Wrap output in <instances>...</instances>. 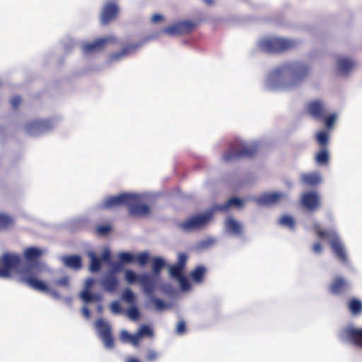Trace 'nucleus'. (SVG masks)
Instances as JSON below:
<instances>
[{
    "label": "nucleus",
    "instance_id": "f257e3e1",
    "mask_svg": "<svg viewBox=\"0 0 362 362\" xmlns=\"http://www.w3.org/2000/svg\"><path fill=\"white\" fill-rule=\"evenodd\" d=\"M313 230L320 238L330 240L331 248L336 257L342 262H347L346 253L337 233L334 230H322L319 223L313 225Z\"/></svg>",
    "mask_w": 362,
    "mask_h": 362
},
{
    "label": "nucleus",
    "instance_id": "f03ea898",
    "mask_svg": "<svg viewBox=\"0 0 362 362\" xmlns=\"http://www.w3.org/2000/svg\"><path fill=\"white\" fill-rule=\"evenodd\" d=\"M313 230L320 238L330 240L331 248L336 257L342 262H347L346 253L337 233L334 230H322L319 223L313 225Z\"/></svg>",
    "mask_w": 362,
    "mask_h": 362
},
{
    "label": "nucleus",
    "instance_id": "7ed1b4c3",
    "mask_svg": "<svg viewBox=\"0 0 362 362\" xmlns=\"http://www.w3.org/2000/svg\"><path fill=\"white\" fill-rule=\"evenodd\" d=\"M256 152L255 146L235 141L230 144L228 151L223 154V160L226 163H230L243 158H251Z\"/></svg>",
    "mask_w": 362,
    "mask_h": 362
},
{
    "label": "nucleus",
    "instance_id": "20e7f679",
    "mask_svg": "<svg viewBox=\"0 0 362 362\" xmlns=\"http://www.w3.org/2000/svg\"><path fill=\"white\" fill-rule=\"evenodd\" d=\"M296 45L293 40L278 37L263 39L259 42V47L268 53L285 52L293 49Z\"/></svg>",
    "mask_w": 362,
    "mask_h": 362
},
{
    "label": "nucleus",
    "instance_id": "39448f33",
    "mask_svg": "<svg viewBox=\"0 0 362 362\" xmlns=\"http://www.w3.org/2000/svg\"><path fill=\"white\" fill-rule=\"evenodd\" d=\"M339 339L345 343H349L362 349V328L348 325L338 332Z\"/></svg>",
    "mask_w": 362,
    "mask_h": 362
},
{
    "label": "nucleus",
    "instance_id": "423d86ee",
    "mask_svg": "<svg viewBox=\"0 0 362 362\" xmlns=\"http://www.w3.org/2000/svg\"><path fill=\"white\" fill-rule=\"evenodd\" d=\"M140 284L144 293L149 297L151 302L154 305L156 310H160L166 307L163 300L153 296V293L156 287V281L153 276L147 274H144L140 278Z\"/></svg>",
    "mask_w": 362,
    "mask_h": 362
},
{
    "label": "nucleus",
    "instance_id": "0eeeda50",
    "mask_svg": "<svg viewBox=\"0 0 362 362\" xmlns=\"http://www.w3.org/2000/svg\"><path fill=\"white\" fill-rule=\"evenodd\" d=\"M214 209L204 214L196 215L180 223V228L184 231H191L206 226L213 218Z\"/></svg>",
    "mask_w": 362,
    "mask_h": 362
},
{
    "label": "nucleus",
    "instance_id": "6e6552de",
    "mask_svg": "<svg viewBox=\"0 0 362 362\" xmlns=\"http://www.w3.org/2000/svg\"><path fill=\"white\" fill-rule=\"evenodd\" d=\"M29 269H23L21 271V276L20 278V281L26 284L30 288L42 291L49 293L54 298H59V294L57 291L54 290H52L49 288V286L44 282L42 281L33 276H26L29 273Z\"/></svg>",
    "mask_w": 362,
    "mask_h": 362
},
{
    "label": "nucleus",
    "instance_id": "1a4fd4ad",
    "mask_svg": "<svg viewBox=\"0 0 362 362\" xmlns=\"http://www.w3.org/2000/svg\"><path fill=\"white\" fill-rule=\"evenodd\" d=\"M53 126L54 124L50 119H36L28 122L25 126V129L29 135L37 136L43 132L52 129Z\"/></svg>",
    "mask_w": 362,
    "mask_h": 362
},
{
    "label": "nucleus",
    "instance_id": "9d476101",
    "mask_svg": "<svg viewBox=\"0 0 362 362\" xmlns=\"http://www.w3.org/2000/svg\"><path fill=\"white\" fill-rule=\"evenodd\" d=\"M196 25L197 24L192 21H184L165 27L163 31L164 33L171 36L188 34L194 29Z\"/></svg>",
    "mask_w": 362,
    "mask_h": 362
},
{
    "label": "nucleus",
    "instance_id": "9b49d317",
    "mask_svg": "<svg viewBox=\"0 0 362 362\" xmlns=\"http://www.w3.org/2000/svg\"><path fill=\"white\" fill-rule=\"evenodd\" d=\"M21 262V257L18 255L4 254L1 258L3 268H0V276L9 277L11 271L18 267Z\"/></svg>",
    "mask_w": 362,
    "mask_h": 362
},
{
    "label": "nucleus",
    "instance_id": "f8f14e48",
    "mask_svg": "<svg viewBox=\"0 0 362 362\" xmlns=\"http://www.w3.org/2000/svg\"><path fill=\"white\" fill-rule=\"evenodd\" d=\"M135 197L132 203H128V214L132 217H142L148 216L150 214V208L147 204L141 203V197L138 194H134Z\"/></svg>",
    "mask_w": 362,
    "mask_h": 362
},
{
    "label": "nucleus",
    "instance_id": "ddd939ff",
    "mask_svg": "<svg viewBox=\"0 0 362 362\" xmlns=\"http://www.w3.org/2000/svg\"><path fill=\"white\" fill-rule=\"evenodd\" d=\"M117 42V40L114 36H109L95 40L93 42L84 44L83 45V52L86 54H91L103 50L108 44H114Z\"/></svg>",
    "mask_w": 362,
    "mask_h": 362
},
{
    "label": "nucleus",
    "instance_id": "4468645a",
    "mask_svg": "<svg viewBox=\"0 0 362 362\" xmlns=\"http://www.w3.org/2000/svg\"><path fill=\"white\" fill-rule=\"evenodd\" d=\"M119 8L115 2H108L103 8L100 15V23L107 25L115 20L119 14Z\"/></svg>",
    "mask_w": 362,
    "mask_h": 362
},
{
    "label": "nucleus",
    "instance_id": "2eb2a0df",
    "mask_svg": "<svg viewBox=\"0 0 362 362\" xmlns=\"http://www.w3.org/2000/svg\"><path fill=\"white\" fill-rule=\"evenodd\" d=\"M135 197L133 194L122 193L117 196H111L107 197L104 204L103 207L106 209H112L122 205L127 206L128 203H132Z\"/></svg>",
    "mask_w": 362,
    "mask_h": 362
},
{
    "label": "nucleus",
    "instance_id": "dca6fc26",
    "mask_svg": "<svg viewBox=\"0 0 362 362\" xmlns=\"http://www.w3.org/2000/svg\"><path fill=\"white\" fill-rule=\"evenodd\" d=\"M96 325L105 346L108 349H112L114 346V339L111 334L110 326L101 319L97 321Z\"/></svg>",
    "mask_w": 362,
    "mask_h": 362
},
{
    "label": "nucleus",
    "instance_id": "f3484780",
    "mask_svg": "<svg viewBox=\"0 0 362 362\" xmlns=\"http://www.w3.org/2000/svg\"><path fill=\"white\" fill-rule=\"evenodd\" d=\"M306 109L309 115L316 119H322L327 112L325 104L319 100L308 103Z\"/></svg>",
    "mask_w": 362,
    "mask_h": 362
},
{
    "label": "nucleus",
    "instance_id": "a211bd4d",
    "mask_svg": "<svg viewBox=\"0 0 362 362\" xmlns=\"http://www.w3.org/2000/svg\"><path fill=\"white\" fill-rule=\"evenodd\" d=\"M283 71H289L296 79H302L308 75L310 67L300 62H294L284 66Z\"/></svg>",
    "mask_w": 362,
    "mask_h": 362
},
{
    "label": "nucleus",
    "instance_id": "6ab92c4d",
    "mask_svg": "<svg viewBox=\"0 0 362 362\" xmlns=\"http://www.w3.org/2000/svg\"><path fill=\"white\" fill-rule=\"evenodd\" d=\"M350 285L344 277H335L329 285V291L333 295H341L349 291Z\"/></svg>",
    "mask_w": 362,
    "mask_h": 362
},
{
    "label": "nucleus",
    "instance_id": "aec40b11",
    "mask_svg": "<svg viewBox=\"0 0 362 362\" xmlns=\"http://www.w3.org/2000/svg\"><path fill=\"white\" fill-rule=\"evenodd\" d=\"M302 204L309 211H315L320 205V199L317 193L309 192L304 193L302 196Z\"/></svg>",
    "mask_w": 362,
    "mask_h": 362
},
{
    "label": "nucleus",
    "instance_id": "412c9836",
    "mask_svg": "<svg viewBox=\"0 0 362 362\" xmlns=\"http://www.w3.org/2000/svg\"><path fill=\"white\" fill-rule=\"evenodd\" d=\"M140 45L139 44H132L129 45H127L122 47V49L117 52H114L110 54L108 56L107 61L110 63H112L114 62L118 61L130 54L133 53L136 51Z\"/></svg>",
    "mask_w": 362,
    "mask_h": 362
},
{
    "label": "nucleus",
    "instance_id": "4be33fe9",
    "mask_svg": "<svg viewBox=\"0 0 362 362\" xmlns=\"http://www.w3.org/2000/svg\"><path fill=\"white\" fill-rule=\"evenodd\" d=\"M100 284L105 291L113 293L119 286V281L117 276L107 272L100 280Z\"/></svg>",
    "mask_w": 362,
    "mask_h": 362
},
{
    "label": "nucleus",
    "instance_id": "5701e85b",
    "mask_svg": "<svg viewBox=\"0 0 362 362\" xmlns=\"http://www.w3.org/2000/svg\"><path fill=\"white\" fill-rule=\"evenodd\" d=\"M23 255L28 263L34 264L42 255V250L35 247H30L24 250Z\"/></svg>",
    "mask_w": 362,
    "mask_h": 362
},
{
    "label": "nucleus",
    "instance_id": "b1692460",
    "mask_svg": "<svg viewBox=\"0 0 362 362\" xmlns=\"http://www.w3.org/2000/svg\"><path fill=\"white\" fill-rule=\"evenodd\" d=\"M64 264L69 268L79 270L82 268V259L79 255H69L63 258Z\"/></svg>",
    "mask_w": 362,
    "mask_h": 362
},
{
    "label": "nucleus",
    "instance_id": "393cba45",
    "mask_svg": "<svg viewBox=\"0 0 362 362\" xmlns=\"http://www.w3.org/2000/svg\"><path fill=\"white\" fill-rule=\"evenodd\" d=\"M337 65L338 70L343 73H349L354 66V62L349 58L340 57L337 61Z\"/></svg>",
    "mask_w": 362,
    "mask_h": 362
},
{
    "label": "nucleus",
    "instance_id": "a878e982",
    "mask_svg": "<svg viewBox=\"0 0 362 362\" xmlns=\"http://www.w3.org/2000/svg\"><path fill=\"white\" fill-rule=\"evenodd\" d=\"M284 194L281 192H274L263 194L260 201L264 204H272L278 203L283 197Z\"/></svg>",
    "mask_w": 362,
    "mask_h": 362
},
{
    "label": "nucleus",
    "instance_id": "bb28decb",
    "mask_svg": "<svg viewBox=\"0 0 362 362\" xmlns=\"http://www.w3.org/2000/svg\"><path fill=\"white\" fill-rule=\"evenodd\" d=\"M226 227L228 231L234 235H240L242 234L243 226L241 223L232 217L227 218L226 221Z\"/></svg>",
    "mask_w": 362,
    "mask_h": 362
},
{
    "label": "nucleus",
    "instance_id": "cd10ccee",
    "mask_svg": "<svg viewBox=\"0 0 362 362\" xmlns=\"http://www.w3.org/2000/svg\"><path fill=\"white\" fill-rule=\"evenodd\" d=\"M243 204V202L240 199L237 197H232L228 200L223 204H217L214 206V211H227L230 206H240Z\"/></svg>",
    "mask_w": 362,
    "mask_h": 362
},
{
    "label": "nucleus",
    "instance_id": "c85d7f7f",
    "mask_svg": "<svg viewBox=\"0 0 362 362\" xmlns=\"http://www.w3.org/2000/svg\"><path fill=\"white\" fill-rule=\"evenodd\" d=\"M87 255L90 259L89 270L91 272H99L101 269L102 260L100 259V257H98L95 252L93 251L88 252Z\"/></svg>",
    "mask_w": 362,
    "mask_h": 362
},
{
    "label": "nucleus",
    "instance_id": "c756f323",
    "mask_svg": "<svg viewBox=\"0 0 362 362\" xmlns=\"http://www.w3.org/2000/svg\"><path fill=\"white\" fill-rule=\"evenodd\" d=\"M206 274V268L203 265L196 267L190 273L192 280L195 283L203 281Z\"/></svg>",
    "mask_w": 362,
    "mask_h": 362
},
{
    "label": "nucleus",
    "instance_id": "7c9ffc66",
    "mask_svg": "<svg viewBox=\"0 0 362 362\" xmlns=\"http://www.w3.org/2000/svg\"><path fill=\"white\" fill-rule=\"evenodd\" d=\"M348 308L352 315H359L362 313V302L358 299L351 298L348 303Z\"/></svg>",
    "mask_w": 362,
    "mask_h": 362
},
{
    "label": "nucleus",
    "instance_id": "2f4dec72",
    "mask_svg": "<svg viewBox=\"0 0 362 362\" xmlns=\"http://www.w3.org/2000/svg\"><path fill=\"white\" fill-rule=\"evenodd\" d=\"M302 180L309 186H315L320 183V177L317 175L305 174L302 177Z\"/></svg>",
    "mask_w": 362,
    "mask_h": 362
},
{
    "label": "nucleus",
    "instance_id": "473e14b6",
    "mask_svg": "<svg viewBox=\"0 0 362 362\" xmlns=\"http://www.w3.org/2000/svg\"><path fill=\"white\" fill-rule=\"evenodd\" d=\"M81 297L86 303H90L93 301H99L101 299L100 296L99 295L91 293L88 291V289H86V290L83 291L81 293Z\"/></svg>",
    "mask_w": 362,
    "mask_h": 362
},
{
    "label": "nucleus",
    "instance_id": "72a5a7b5",
    "mask_svg": "<svg viewBox=\"0 0 362 362\" xmlns=\"http://www.w3.org/2000/svg\"><path fill=\"white\" fill-rule=\"evenodd\" d=\"M165 265V261L160 257H155L152 261V270L156 275H158Z\"/></svg>",
    "mask_w": 362,
    "mask_h": 362
},
{
    "label": "nucleus",
    "instance_id": "f704fd0d",
    "mask_svg": "<svg viewBox=\"0 0 362 362\" xmlns=\"http://www.w3.org/2000/svg\"><path fill=\"white\" fill-rule=\"evenodd\" d=\"M184 269H185L180 266H178L177 264H173V265H170L169 267V273L172 277H173L176 279H178L184 276L183 275Z\"/></svg>",
    "mask_w": 362,
    "mask_h": 362
},
{
    "label": "nucleus",
    "instance_id": "c9c22d12",
    "mask_svg": "<svg viewBox=\"0 0 362 362\" xmlns=\"http://www.w3.org/2000/svg\"><path fill=\"white\" fill-rule=\"evenodd\" d=\"M13 219L6 214H0V230L7 228L13 225Z\"/></svg>",
    "mask_w": 362,
    "mask_h": 362
},
{
    "label": "nucleus",
    "instance_id": "e433bc0d",
    "mask_svg": "<svg viewBox=\"0 0 362 362\" xmlns=\"http://www.w3.org/2000/svg\"><path fill=\"white\" fill-rule=\"evenodd\" d=\"M279 224L291 229H294L296 226L294 219L288 215L283 216L279 220Z\"/></svg>",
    "mask_w": 362,
    "mask_h": 362
},
{
    "label": "nucleus",
    "instance_id": "4c0bfd02",
    "mask_svg": "<svg viewBox=\"0 0 362 362\" xmlns=\"http://www.w3.org/2000/svg\"><path fill=\"white\" fill-rule=\"evenodd\" d=\"M316 161L319 164L326 165L329 161V153L326 149L321 150L316 156Z\"/></svg>",
    "mask_w": 362,
    "mask_h": 362
},
{
    "label": "nucleus",
    "instance_id": "58836bf2",
    "mask_svg": "<svg viewBox=\"0 0 362 362\" xmlns=\"http://www.w3.org/2000/svg\"><path fill=\"white\" fill-rule=\"evenodd\" d=\"M137 333L141 338L144 337L152 338L153 337V331L146 325H142L137 331Z\"/></svg>",
    "mask_w": 362,
    "mask_h": 362
},
{
    "label": "nucleus",
    "instance_id": "ea45409f",
    "mask_svg": "<svg viewBox=\"0 0 362 362\" xmlns=\"http://www.w3.org/2000/svg\"><path fill=\"white\" fill-rule=\"evenodd\" d=\"M122 299L129 304H134L135 302V296L130 288L124 290L122 294Z\"/></svg>",
    "mask_w": 362,
    "mask_h": 362
},
{
    "label": "nucleus",
    "instance_id": "a19ab883",
    "mask_svg": "<svg viewBox=\"0 0 362 362\" xmlns=\"http://www.w3.org/2000/svg\"><path fill=\"white\" fill-rule=\"evenodd\" d=\"M125 279L129 284H133L136 281H139L140 282V278L143 275L138 276L133 271L127 269L125 271Z\"/></svg>",
    "mask_w": 362,
    "mask_h": 362
},
{
    "label": "nucleus",
    "instance_id": "79ce46f5",
    "mask_svg": "<svg viewBox=\"0 0 362 362\" xmlns=\"http://www.w3.org/2000/svg\"><path fill=\"white\" fill-rule=\"evenodd\" d=\"M329 135L327 132L321 131L317 134V141L320 146L325 147L328 144Z\"/></svg>",
    "mask_w": 362,
    "mask_h": 362
},
{
    "label": "nucleus",
    "instance_id": "37998d69",
    "mask_svg": "<svg viewBox=\"0 0 362 362\" xmlns=\"http://www.w3.org/2000/svg\"><path fill=\"white\" fill-rule=\"evenodd\" d=\"M112 230L110 225H100L96 227L95 233L100 236H105L107 235Z\"/></svg>",
    "mask_w": 362,
    "mask_h": 362
},
{
    "label": "nucleus",
    "instance_id": "c03bdc74",
    "mask_svg": "<svg viewBox=\"0 0 362 362\" xmlns=\"http://www.w3.org/2000/svg\"><path fill=\"white\" fill-rule=\"evenodd\" d=\"M118 257L122 264V263H130L134 259V255L132 254H131L129 252H123L119 253Z\"/></svg>",
    "mask_w": 362,
    "mask_h": 362
},
{
    "label": "nucleus",
    "instance_id": "a18cd8bd",
    "mask_svg": "<svg viewBox=\"0 0 362 362\" xmlns=\"http://www.w3.org/2000/svg\"><path fill=\"white\" fill-rule=\"evenodd\" d=\"M127 314L128 316L134 320H137L139 317V311L138 308L134 305L128 309Z\"/></svg>",
    "mask_w": 362,
    "mask_h": 362
},
{
    "label": "nucleus",
    "instance_id": "49530a36",
    "mask_svg": "<svg viewBox=\"0 0 362 362\" xmlns=\"http://www.w3.org/2000/svg\"><path fill=\"white\" fill-rule=\"evenodd\" d=\"M159 354L157 351L150 349L146 354V360L148 362H152L158 358Z\"/></svg>",
    "mask_w": 362,
    "mask_h": 362
},
{
    "label": "nucleus",
    "instance_id": "de8ad7c7",
    "mask_svg": "<svg viewBox=\"0 0 362 362\" xmlns=\"http://www.w3.org/2000/svg\"><path fill=\"white\" fill-rule=\"evenodd\" d=\"M177 281H179L180 286L183 291H187L190 289V284L185 276L178 279Z\"/></svg>",
    "mask_w": 362,
    "mask_h": 362
},
{
    "label": "nucleus",
    "instance_id": "09e8293b",
    "mask_svg": "<svg viewBox=\"0 0 362 362\" xmlns=\"http://www.w3.org/2000/svg\"><path fill=\"white\" fill-rule=\"evenodd\" d=\"M22 98L19 95H14L10 100V104L13 110H17L21 104Z\"/></svg>",
    "mask_w": 362,
    "mask_h": 362
},
{
    "label": "nucleus",
    "instance_id": "8fccbe9b",
    "mask_svg": "<svg viewBox=\"0 0 362 362\" xmlns=\"http://www.w3.org/2000/svg\"><path fill=\"white\" fill-rule=\"evenodd\" d=\"M322 119H324L326 127L328 128H331L334 125V123L336 119V116L334 114L329 115L327 117H326L325 115Z\"/></svg>",
    "mask_w": 362,
    "mask_h": 362
},
{
    "label": "nucleus",
    "instance_id": "3c124183",
    "mask_svg": "<svg viewBox=\"0 0 362 362\" xmlns=\"http://www.w3.org/2000/svg\"><path fill=\"white\" fill-rule=\"evenodd\" d=\"M187 260V255H185V253H180L178 255V257H177V262L175 264L180 266L185 269V266H186Z\"/></svg>",
    "mask_w": 362,
    "mask_h": 362
},
{
    "label": "nucleus",
    "instance_id": "603ef678",
    "mask_svg": "<svg viewBox=\"0 0 362 362\" xmlns=\"http://www.w3.org/2000/svg\"><path fill=\"white\" fill-rule=\"evenodd\" d=\"M136 259L140 265H145L148 259V255L147 253L143 252L137 255Z\"/></svg>",
    "mask_w": 362,
    "mask_h": 362
},
{
    "label": "nucleus",
    "instance_id": "864d4df0",
    "mask_svg": "<svg viewBox=\"0 0 362 362\" xmlns=\"http://www.w3.org/2000/svg\"><path fill=\"white\" fill-rule=\"evenodd\" d=\"M122 264L121 262H117V263H114L112 264V269L108 271L107 272L110 273V274H113L114 275L116 276L117 273V272H119L120 271H122Z\"/></svg>",
    "mask_w": 362,
    "mask_h": 362
},
{
    "label": "nucleus",
    "instance_id": "5fc2aeb1",
    "mask_svg": "<svg viewBox=\"0 0 362 362\" xmlns=\"http://www.w3.org/2000/svg\"><path fill=\"white\" fill-rule=\"evenodd\" d=\"M186 331V325L184 320L178 322L176 327V332L179 334H183Z\"/></svg>",
    "mask_w": 362,
    "mask_h": 362
},
{
    "label": "nucleus",
    "instance_id": "6e6d98bb",
    "mask_svg": "<svg viewBox=\"0 0 362 362\" xmlns=\"http://www.w3.org/2000/svg\"><path fill=\"white\" fill-rule=\"evenodd\" d=\"M56 284L59 286L68 287L69 285V279L68 276H64L56 281Z\"/></svg>",
    "mask_w": 362,
    "mask_h": 362
},
{
    "label": "nucleus",
    "instance_id": "4d7b16f0",
    "mask_svg": "<svg viewBox=\"0 0 362 362\" xmlns=\"http://www.w3.org/2000/svg\"><path fill=\"white\" fill-rule=\"evenodd\" d=\"M215 243H216V240L214 238H210L203 240L201 243V245L204 248H207V247H209L212 246L213 245H214Z\"/></svg>",
    "mask_w": 362,
    "mask_h": 362
},
{
    "label": "nucleus",
    "instance_id": "13d9d810",
    "mask_svg": "<svg viewBox=\"0 0 362 362\" xmlns=\"http://www.w3.org/2000/svg\"><path fill=\"white\" fill-rule=\"evenodd\" d=\"M141 339V337L139 336V334L136 332L134 334L132 335V337L130 339L129 342L134 346H138L139 344V340Z\"/></svg>",
    "mask_w": 362,
    "mask_h": 362
},
{
    "label": "nucleus",
    "instance_id": "bf43d9fd",
    "mask_svg": "<svg viewBox=\"0 0 362 362\" xmlns=\"http://www.w3.org/2000/svg\"><path fill=\"white\" fill-rule=\"evenodd\" d=\"M111 310L113 313H119L122 310L121 305L118 301H114L111 304Z\"/></svg>",
    "mask_w": 362,
    "mask_h": 362
},
{
    "label": "nucleus",
    "instance_id": "052dcab7",
    "mask_svg": "<svg viewBox=\"0 0 362 362\" xmlns=\"http://www.w3.org/2000/svg\"><path fill=\"white\" fill-rule=\"evenodd\" d=\"M110 251L109 250H105L101 254V257H100V259L102 260V262H110Z\"/></svg>",
    "mask_w": 362,
    "mask_h": 362
},
{
    "label": "nucleus",
    "instance_id": "680f3d73",
    "mask_svg": "<svg viewBox=\"0 0 362 362\" xmlns=\"http://www.w3.org/2000/svg\"><path fill=\"white\" fill-rule=\"evenodd\" d=\"M132 335L131 334H129L127 331L126 330H123L121 332V334H120V337H121V339L122 341H130V339L132 337Z\"/></svg>",
    "mask_w": 362,
    "mask_h": 362
},
{
    "label": "nucleus",
    "instance_id": "e2e57ef3",
    "mask_svg": "<svg viewBox=\"0 0 362 362\" xmlns=\"http://www.w3.org/2000/svg\"><path fill=\"white\" fill-rule=\"evenodd\" d=\"M313 250L316 254L321 253L322 250L321 244L320 243H315L313 246Z\"/></svg>",
    "mask_w": 362,
    "mask_h": 362
},
{
    "label": "nucleus",
    "instance_id": "0e129e2a",
    "mask_svg": "<svg viewBox=\"0 0 362 362\" xmlns=\"http://www.w3.org/2000/svg\"><path fill=\"white\" fill-rule=\"evenodd\" d=\"M163 19V17L160 14H158V13L154 14L151 18V21L153 23H158V21H160Z\"/></svg>",
    "mask_w": 362,
    "mask_h": 362
},
{
    "label": "nucleus",
    "instance_id": "69168bd1",
    "mask_svg": "<svg viewBox=\"0 0 362 362\" xmlns=\"http://www.w3.org/2000/svg\"><path fill=\"white\" fill-rule=\"evenodd\" d=\"M82 313L86 318H88L90 316V312L86 306L82 308Z\"/></svg>",
    "mask_w": 362,
    "mask_h": 362
},
{
    "label": "nucleus",
    "instance_id": "338daca9",
    "mask_svg": "<svg viewBox=\"0 0 362 362\" xmlns=\"http://www.w3.org/2000/svg\"><path fill=\"white\" fill-rule=\"evenodd\" d=\"M126 362H141L139 359L134 357H129L127 358Z\"/></svg>",
    "mask_w": 362,
    "mask_h": 362
},
{
    "label": "nucleus",
    "instance_id": "774afa93",
    "mask_svg": "<svg viewBox=\"0 0 362 362\" xmlns=\"http://www.w3.org/2000/svg\"><path fill=\"white\" fill-rule=\"evenodd\" d=\"M94 283V280L93 279H87L86 281V286L87 288H89L90 286H91Z\"/></svg>",
    "mask_w": 362,
    "mask_h": 362
}]
</instances>
